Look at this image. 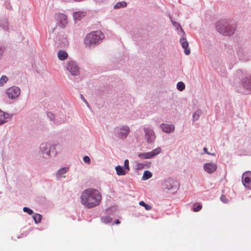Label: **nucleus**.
Segmentation results:
<instances>
[{
  "label": "nucleus",
  "mask_w": 251,
  "mask_h": 251,
  "mask_svg": "<svg viewBox=\"0 0 251 251\" xmlns=\"http://www.w3.org/2000/svg\"><path fill=\"white\" fill-rule=\"evenodd\" d=\"M6 95L7 97L11 99H14L16 97V87L14 86L9 88L6 90Z\"/></svg>",
  "instance_id": "nucleus-15"
},
{
  "label": "nucleus",
  "mask_w": 251,
  "mask_h": 251,
  "mask_svg": "<svg viewBox=\"0 0 251 251\" xmlns=\"http://www.w3.org/2000/svg\"><path fill=\"white\" fill-rule=\"evenodd\" d=\"M4 48L0 46V56H1L2 53L4 51Z\"/></svg>",
  "instance_id": "nucleus-38"
},
{
  "label": "nucleus",
  "mask_w": 251,
  "mask_h": 251,
  "mask_svg": "<svg viewBox=\"0 0 251 251\" xmlns=\"http://www.w3.org/2000/svg\"><path fill=\"white\" fill-rule=\"evenodd\" d=\"M86 15V12L85 11H77L74 12L73 16L75 21H80Z\"/></svg>",
  "instance_id": "nucleus-13"
},
{
  "label": "nucleus",
  "mask_w": 251,
  "mask_h": 251,
  "mask_svg": "<svg viewBox=\"0 0 251 251\" xmlns=\"http://www.w3.org/2000/svg\"><path fill=\"white\" fill-rule=\"evenodd\" d=\"M196 205V203L194 204L193 211L194 212H198L202 208V205L201 204H199L197 206Z\"/></svg>",
  "instance_id": "nucleus-29"
},
{
  "label": "nucleus",
  "mask_w": 251,
  "mask_h": 251,
  "mask_svg": "<svg viewBox=\"0 0 251 251\" xmlns=\"http://www.w3.org/2000/svg\"><path fill=\"white\" fill-rule=\"evenodd\" d=\"M81 202L87 208H93L99 205L101 202L102 196L99 190L89 188L82 192Z\"/></svg>",
  "instance_id": "nucleus-1"
},
{
  "label": "nucleus",
  "mask_w": 251,
  "mask_h": 251,
  "mask_svg": "<svg viewBox=\"0 0 251 251\" xmlns=\"http://www.w3.org/2000/svg\"><path fill=\"white\" fill-rule=\"evenodd\" d=\"M67 69L73 75H76L79 74V68L76 63L73 61L68 62Z\"/></svg>",
  "instance_id": "nucleus-4"
},
{
  "label": "nucleus",
  "mask_w": 251,
  "mask_h": 251,
  "mask_svg": "<svg viewBox=\"0 0 251 251\" xmlns=\"http://www.w3.org/2000/svg\"><path fill=\"white\" fill-rule=\"evenodd\" d=\"M203 151H204L206 153H207V154H211V155H215V153H210L209 152H208V151H207V149L206 147H204V148H203Z\"/></svg>",
  "instance_id": "nucleus-37"
},
{
  "label": "nucleus",
  "mask_w": 251,
  "mask_h": 251,
  "mask_svg": "<svg viewBox=\"0 0 251 251\" xmlns=\"http://www.w3.org/2000/svg\"><path fill=\"white\" fill-rule=\"evenodd\" d=\"M217 31L224 35H231L234 33V27H230L229 25L224 21H219L216 24Z\"/></svg>",
  "instance_id": "nucleus-3"
},
{
  "label": "nucleus",
  "mask_w": 251,
  "mask_h": 251,
  "mask_svg": "<svg viewBox=\"0 0 251 251\" xmlns=\"http://www.w3.org/2000/svg\"><path fill=\"white\" fill-rule=\"evenodd\" d=\"M161 151L160 148H157L150 152L142 153L138 155L141 158L149 159L158 154Z\"/></svg>",
  "instance_id": "nucleus-6"
},
{
  "label": "nucleus",
  "mask_w": 251,
  "mask_h": 251,
  "mask_svg": "<svg viewBox=\"0 0 251 251\" xmlns=\"http://www.w3.org/2000/svg\"><path fill=\"white\" fill-rule=\"evenodd\" d=\"M180 42L181 44L182 48L184 49L185 53L186 55H189L190 53V50L188 49L189 44L186 39L183 37L181 38L180 39Z\"/></svg>",
  "instance_id": "nucleus-12"
},
{
  "label": "nucleus",
  "mask_w": 251,
  "mask_h": 251,
  "mask_svg": "<svg viewBox=\"0 0 251 251\" xmlns=\"http://www.w3.org/2000/svg\"><path fill=\"white\" fill-rule=\"evenodd\" d=\"M221 200L224 202V203H226L228 201L227 199L226 198V197L224 195H222L221 197Z\"/></svg>",
  "instance_id": "nucleus-35"
},
{
  "label": "nucleus",
  "mask_w": 251,
  "mask_h": 251,
  "mask_svg": "<svg viewBox=\"0 0 251 251\" xmlns=\"http://www.w3.org/2000/svg\"><path fill=\"white\" fill-rule=\"evenodd\" d=\"M217 168V165L212 163H205L203 165L204 170L209 174H212L215 172Z\"/></svg>",
  "instance_id": "nucleus-11"
},
{
  "label": "nucleus",
  "mask_w": 251,
  "mask_h": 251,
  "mask_svg": "<svg viewBox=\"0 0 251 251\" xmlns=\"http://www.w3.org/2000/svg\"><path fill=\"white\" fill-rule=\"evenodd\" d=\"M40 149L43 153H46L49 155L50 151V147L49 145L47 143H43L40 146Z\"/></svg>",
  "instance_id": "nucleus-18"
},
{
  "label": "nucleus",
  "mask_w": 251,
  "mask_h": 251,
  "mask_svg": "<svg viewBox=\"0 0 251 251\" xmlns=\"http://www.w3.org/2000/svg\"><path fill=\"white\" fill-rule=\"evenodd\" d=\"M139 204L140 205L144 206L145 207V208L146 209V210H150L152 208L151 205L145 203L144 201H140L139 202Z\"/></svg>",
  "instance_id": "nucleus-25"
},
{
  "label": "nucleus",
  "mask_w": 251,
  "mask_h": 251,
  "mask_svg": "<svg viewBox=\"0 0 251 251\" xmlns=\"http://www.w3.org/2000/svg\"><path fill=\"white\" fill-rule=\"evenodd\" d=\"M127 3L125 1L118 2L114 6L115 9H118L121 8H124L126 7Z\"/></svg>",
  "instance_id": "nucleus-22"
},
{
  "label": "nucleus",
  "mask_w": 251,
  "mask_h": 251,
  "mask_svg": "<svg viewBox=\"0 0 251 251\" xmlns=\"http://www.w3.org/2000/svg\"><path fill=\"white\" fill-rule=\"evenodd\" d=\"M16 89H17V93L18 91H19V88L18 87H16Z\"/></svg>",
  "instance_id": "nucleus-40"
},
{
  "label": "nucleus",
  "mask_w": 251,
  "mask_h": 251,
  "mask_svg": "<svg viewBox=\"0 0 251 251\" xmlns=\"http://www.w3.org/2000/svg\"><path fill=\"white\" fill-rule=\"evenodd\" d=\"M33 218L36 224L39 223L42 219V216L39 214H35L33 216Z\"/></svg>",
  "instance_id": "nucleus-24"
},
{
  "label": "nucleus",
  "mask_w": 251,
  "mask_h": 251,
  "mask_svg": "<svg viewBox=\"0 0 251 251\" xmlns=\"http://www.w3.org/2000/svg\"><path fill=\"white\" fill-rule=\"evenodd\" d=\"M83 160L86 163L89 164L90 163V159L88 156H85Z\"/></svg>",
  "instance_id": "nucleus-34"
},
{
  "label": "nucleus",
  "mask_w": 251,
  "mask_h": 251,
  "mask_svg": "<svg viewBox=\"0 0 251 251\" xmlns=\"http://www.w3.org/2000/svg\"><path fill=\"white\" fill-rule=\"evenodd\" d=\"M115 170L118 176H124L128 172L127 169H126L125 168H124V167H122L121 166H116L115 168Z\"/></svg>",
  "instance_id": "nucleus-17"
},
{
  "label": "nucleus",
  "mask_w": 251,
  "mask_h": 251,
  "mask_svg": "<svg viewBox=\"0 0 251 251\" xmlns=\"http://www.w3.org/2000/svg\"><path fill=\"white\" fill-rule=\"evenodd\" d=\"M243 85L247 89L251 91V76L245 78L243 81Z\"/></svg>",
  "instance_id": "nucleus-20"
},
{
  "label": "nucleus",
  "mask_w": 251,
  "mask_h": 251,
  "mask_svg": "<svg viewBox=\"0 0 251 251\" xmlns=\"http://www.w3.org/2000/svg\"><path fill=\"white\" fill-rule=\"evenodd\" d=\"M56 19L58 22V24L61 26H64L68 23L67 17L64 14L59 13L56 14Z\"/></svg>",
  "instance_id": "nucleus-10"
},
{
  "label": "nucleus",
  "mask_w": 251,
  "mask_h": 251,
  "mask_svg": "<svg viewBox=\"0 0 251 251\" xmlns=\"http://www.w3.org/2000/svg\"><path fill=\"white\" fill-rule=\"evenodd\" d=\"M101 221L102 222L107 224L111 222L112 219L109 216H105L101 218Z\"/></svg>",
  "instance_id": "nucleus-27"
},
{
  "label": "nucleus",
  "mask_w": 251,
  "mask_h": 251,
  "mask_svg": "<svg viewBox=\"0 0 251 251\" xmlns=\"http://www.w3.org/2000/svg\"><path fill=\"white\" fill-rule=\"evenodd\" d=\"M145 137L148 143H152L155 138V134L152 129L150 128H145L144 129Z\"/></svg>",
  "instance_id": "nucleus-9"
},
{
  "label": "nucleus",
  "mask_w": 251,
  "mask_h": 251,
  "mask_svg": "<svg viewBox=\"0 0 251 251\" xmlns=\"http://www.w3.org/2000/svg\"><path fill=\"white\" fill-rule=\"evenodd\" d=\"M201 110H197L193 114V118L195 120H197L199 116L201 115Z\"/></svg>",
  "instance_id": "nucleus-30"
},
{
  "label": "nucleus",
  "mask_w": 251,
  "mask_h": 251,
  "mask_svg": "<svg viewBox=\"0 0 251 251\" xmlns=\"http://www.w3.org/2000/svg\"><path fill=\"white\" fill-rule=\"evenodd\" d=\"M68 171V167H64L63 168L59 169L56 174L57 177L59 179H60L62 177H65L64 174H66Z\"/></svg>",
  "instance_id": "nucleus-19"
},
{
  "label": "nucleus",
  "mask_w": 251,
  "mask_h": 251,
  "mask_svg": "<svg viewBox=\"0 0 251 251\" xmlns=\"http://www.w3.org/2000/svg\"><path fill=\"white\" fill-rule=\"evenodd\" d=\"M242 183L247 188L251 190V172L244 173L242 177Z\"/></svg>",
  "instance_id": "nucleus-5"
},
{
  "label": "nucleus",
  "mask_w": 251,
  "mask_h": 251,
  "mask_svg": "<svg viewBox=\"0 0 251 251\" xmlns=\"http://www.w3.org/2000/svg\"><path fill=\"white\" fill-rule=\"evenodd\" d=\"M160 127L162 130L166 133H170L175 129V126L173 125L162 124L161 125Z\"/></svg>",
  "instance_id": "nucleus-14"
},
{
  "label": "nucleus",
  "mask_w": 251,
  "mask_h": 251,
  "mask_svg": "<svg viewBox=\"0 0 251 251\" xmlns=\"http://www.w3.org/2000/svg\"><path fill=\"white\" fill-rule=\"evenodd\" d=\"M23 210L24 212L27 213L29 215H31L33 213V211L31 209L27 207H24Z\"/></svg>",
  "instance_id": "nucleus-32"
},
{
  "label": "nucleus",
  "mask_w": 251,
  "mask_h": 251,
  "mask_svg": "<svg viewBox=\"0 0 251 251\" xmlns=\"http://www.w3.org/2000/svg\"><path fill=\"white\" fill-rule=\"evenodd\" d=\"M177 88L179 91H182L185 89V85L182 82H179L177 84Z\"/></svg>",
  "instance_id": "nucleus-28"
},
{
  "label": "nucleus",
  "mask_w": 251,
  "mask_h": 251,
  "mask_svg": "<svg viewBox=\"0 0 251 251\" xmlns=\"http://www.w3.org/2000/svg\"><path fill=\"white\" fill-rule=\"evenodd\" d=\"M120 221H119V220H116L115 221V224H120Z\"/></svg>",
  "instance_id": "nucleus-39"
},
{
  "label": "nucleus",
  "mask_w": 251,
  "mask_h": 251,
  "mask_svg": "<svg viewBox=\"0 0 251 251\" xmlns=\"http://www.w3.org/2000/svg\"><path fill=\"white\" fill-rule=\"evenodd\" d=\"M47 116L50 119V120H52L54 119V115L53 114H52L50 112H48L47 113Z\"/></svg>",
  "instance_id": "nucleus-36"
},
{
  "label": "nucleus",
  "mask_w": 251,
  "mask_h": 251,
  "mask_svg": "<svg viewBox=\"0 0 251 251\" xmlns=\"http://www.w3.org/2000/svg\"><path fill=\"white\" fill-rule=\"evenodd\" d=\"M9 115L6 114L0 109V125L6 123L9 118Z\"/></svg>",
  "instance_id": "nucleus-16"
},
{
  "label": "nucleus",
  "mask_w": 251,
  "mask_h": 251,
  "mask_svg": "<svg viewBox=\"0 0 251 251\" xmlns=\"http://www.w3.org/2000/svg\"><path fill=\"white\" fill-rule=\"evenodd\" d=\"M103 38L104 35L100 31H92L86 35L84 39V43L86 47L90 48L99 44Z\"/></svg>",
  "instance_id": "nucleus-2"
},
{
  "label": "nucleus",
  "mask_w": 251,
  "mask_h": 251,
  "mask_svg": "<svg viewBox=\"0 0 251 251\" xmlns=\"http://www.w3.org/2000/svg\"><path fill=\"white\" fill-rule=\"evenodd\" d=\"M8 80V77L5 75H2L0 79V86H2Z\"/></svg>",
  "instance_id": "nucleus-26"
},
{
  "label": "nucleus",
  "mask_w": 251,
  "mask_h": 251,
  "mask_svg": "<svg viewBox=\"0 0 251 251\" xmlns=\"http://www.w3.org/2000/svg\"><path fill=\"white\" fill-rule=\"evenodd\" d=\"M172 24L173 25L177 28V29H178V28H180L181 29V31L183 33V34H184L185 33H184V30H183V29L181 28L180 25L177 23V22H175V21H172Z\"/></svg>",
  "instance_id": "nucleus-31"
},
{
  "label": "nucleus",
  "mask_w": 251,
  "mask_h": 251,
  "mask_svg": "<svg viewBox=\"0 0 251 251\" xmlns=\"http://www.w3.org/2000/svg\"><path fill=\"white\" fill-rule=\"evenodd\" d=\"M58 58L61 60H64L66 59L68 57V53L63 50H60L58 52Z\"/></svg>",
  "instance_id": "nucleus-21"
},
{
  "label": "nucleus",
  "mask_w": 251,
  "mask_h": 251,
  "mask_svg": "<svg viewBox=\"0 0 251 251\" xmlns=\"http://www.w3.org/2000/svg\"><path fill=\"white\" fill-rule=\"evenodd\" d=\"M152 176V174L149 171H146L144 172L142 176V179L144 180L150 178Z\"/></svg>",
  "instance_id": "nucleus-23"
},
{
  "label": "nucleus",
  "mask_w": 251,
  "mask_h": 251,
  "mask_svg": "<svg viewBox=\"0 0 251 251\" xmlns=\"http://www.w3.org/2000/svg\"><path fill=\"white\" fill-rule=\"evenodd\" d=\"M124 168L127 169L128 171H129V161L127 159H126L124 161Z\"/></svg>",
  "instance_id": "nucleus-33"
},
{
  "label": "nucleus",
  "mask_w": 251,
  "mask_h": 251,
  "mask_svg": "<svg viewBox=\"0 0 251 251\" xmlns=\"http://www.w3.org/2000/svg\"><path fill=\"white\" fill-rule=\"evenodd\" d=\"M164 184L166 189L168 190L176 189L179 185L177 181L172 178H168L166 180Z\"/></svg>",
  "instance_id": "nucleus-8"
},
{
  "label": "nucleus",
  "mask_w": 251,
  "mask_h": 251,
  "mask_svg": "<svg viewBox=\"0 0 251 251\" xmlns=\"http://www.w3.org/2000/svg\"><path fill=\"white\" fill-rule=\"evenodd\" d=\"M129 132V127L127 126H123L120 128L117 129V133L119 138L121 139L125 138Z\"/></svg>",
  "instance_id": "nucleus-7"
}]
</instances>
